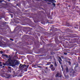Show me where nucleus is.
I'll list each match as a JSON object with an SVG mask.
<instances>
[{
    "label": "nucleus",
    "instance_id": "1",
    "mask_svg": "<svg viewBox=\"0 0 80 80\" xmlns=\"http://www.w3.org/2000/svg\"><path fill=\"white\" fill-rule=\"evenodd\" d=\"M15 62V60H12L10 58H9L5 63H3V65L9 66L10 65H13Z\"/></svg>",
    "mask_w": 80,
    "mask_h": 80
},
{
    "label": "nucleus",
    "instance_id": "2",
    "mask_svg": "<svg viewBox=\"0 0 80 80\" xmlns=\"http://www.w3.org/2000/svg\"><path fill=\"white\" fill-rule=\"evenodd\" d=\"M19 68H22L25 72H27V68L28 67L25 64L22 65V64H20L19 66Z\"/></svg>",
    "mask_w": 80,
    "mask_h": 80
},
{
    "label": "nucleus",
    "instance_id": "3",
    "mask_svg": "<svg viewBox=\"0 0 80 80\" xmlns=\"http://www.w3.org/2000/svg\"><path fill=\"white\" fill-rule=\"evenodd\" d=\"M3 77H5L6 78H9L11 77V75L8 73H6L5 75L3 76Z\"/></svg>",
    "mask_w": 80,
    "mask_h": 80
},
{
    "label": "nucleus",
    "instance_id": "4",
    "mask_svg": "<svg viewBox=\"0 0 80 80\" xmlns=\"http://www.w3.org/2000/svg\"><path fill=\"white\" fill-rule=\"evenodd\" d=\"M57 77H58V78H61L62 77V75L60 73H58L56 74L55 75V78H57Z\"/></svg>",
    "mask_w": 80,
    "mask_h": 80
},
{
    "label": "nucleus",
    "instance_id": "5",
    "mask_svg": "<svg viewBox=\"0 0 80 80\" xmlns=\"http://www.w3.org/2000/svg\"><path fill=\"white\" fill-rule=\"evenodd\" d=\"M20 72H22V70H18L16 72V75H17L19 74Z\"/></svg>",
    "mask_w": 80,
    "mask_h": 80
},
{
    "label": "nucleus",
    "instance_id": "6",
    "mask_svg": "<svg viewBox=\"0 0 80 80\" xmlns=\"http://www.w3.org/2000/svg\"><path fill=\"white\" fill-rule=\"evenodd\" d=\"M15 63V65H12V67H15V65H17L19 64V62H16Z\"/></svg>",
    "mask_w": 80,
    "mask_h": 80
},
{
    "label": "nucleus",
    "instance_id": "7",
    "mask_svg": "<svg viewBox=\"0 0 80 80\" xmlns=\"http://www.w3.org/2000/svg\"><path fill=\"white\" fill-rule=\"evenodd\" d=\"M2 57H5L6 58H9V57H8V56L7 54H5V55L2 54Z\"/></svg>",
    "mask_w": 80,
    "mask_h": 80
},
{
    "label": "nucleus",
    "instance_id": "8",
    "mask_svg": "<svg viewBox=\"0 0 80 80\" xmlns=\"http://www.w3.org/2000/svg\"><path fill=\"white\" fill-rule=\"evenodd\" d=\"M18 76V77H22L23 76L22 73L20 72Z\"/></svg>",
    "mask_w": 80,
    "mask_h": 80
},
{
    "label": "nucleus",
    "instance_id": "9",
    "mask_svg": "<svg viewBox=\"0 0 80 80\" xmlns=\"http://www.w3.org/2000/svg\"><path fill=\"white\" fill-rule=\"evenodd\" d=\"M66 70L67 73H68V67H67L66 68Z\"/></svg>",
    "mask_w": 80,
    "mask_h": 80
},
{
    "label": "nucleus",
    "instance_id": "10",
    "mask_svg": "<svg viewBox=\"0 0 80 80\" xmlns=\"http://www.w3.org/2000/svg\"><path fill=\"white\" fill-rule=\"evenodd\" d=\"M54 66L55 67L57 66V62H56V61H54Z\"/></svg>",
    "mask_w": 80,
    "mask_h": 80
},
{
    "label": "nucleus",
    "instance_id": "11",
    "mask_svg": "<svg viewBox=\"0 0 80 80\" xmlns=\"http://www.w3.org/2000/svg\"><path fill=\"white\" fill-rule=\"evenodd\" d=\"M51 70L52 71H55V68L54 67H52L51 68Z\"/></svg>",
    "mask_w": 80,
    "mask_h": 80
},
{
    "label": "nucleus",
    "instance_id": "12",
    "mask_svg": "<svg viewBox=\"0 0 80 80\" xmlns=\"http://www.w3.org/2000/svg\"><path fill=\"white\" fill-rule=\"evenodd\" d=\"M51 64V62H48L47 63V64H46V65H49Z\"/></svg>",
    "mask_w": 80,
    "mask_h": 80
},
{
    "label": "nucleus",
    "instance_id": "13",
    "mask_svg": "<svg viewBox=\"0 0 80 80\" xmlns=\"http://www.w3.org/2000/svg\"><path fill=\"white\" fill-rule=\"evenodd\" d=\"M53 67V65L52 64H51L49 66V68H52Z\"/></svg>",
    "mask_w": 80,
    "mask_h": 80
},
{
    "label": "nucleus",
    "instance_id": "14",
    "mask_svg": "<svg viewBox=\"0 0 80 80\" xmlns=\"http://www.w3.org/2000/svg\"><path fill=\"white\" fill-rule=\"evenodd\" d=\"M44 0V1H45V2H47V1H48V2H51V1H50V0Z\"/></svg>",
    "mask_w": 80,
    "mask_h": 80
},
{
    "label": "nucleus",
    "instance_id": "15",
    "mask_svg": "<svg viewBox=\"0 0 80 80\" xmlns=\"http://www.w3.org/2000/svg\"><path fill=\"white\" fill-rule=\"evenodd\" d=\"M74 40H75V38H74L73 39H71V43H73V42Z\"/></svg>",
    "mask_w": 80,
    "mask_h": 80
},
{
    "label": "nucleus",
    "instance_id": "16",
    "mask_svg": "<svg viewBox=\"0 0 80 80\" xmlns=\"http://www.w3.org/2000/svg\"><path fill=\"white\" fill-rule=\"evenodd\" d=\"M58 58L61 61H62V58H61V57H59Z\"/></svg>",
    "mask_w": 80,
    "mask_h": 80
},
{
    "label": "nucleus",
    "instance_id": "17",
    "mask_svg": "<svg viewBox=\"0 0 80 80\" xmlns=\"http://www.w3.org/2000/svg\"><path fill=\"white\" fill-rule=\"evenodd\" d=\"M67 62L69 65H71V62L70 61H68Z\"/></svg>",
    "mask_w": 80,
    "mask_h": 80
},
{
    "label": "nucleus",
    "instance_id": "18",
    "mask_svg": "<svg viewBox=\"0 0 80 80\" xmlns=\"http://www.w3.org/2000/svg\"><path fill=\"white\" fill-rule=\"evenodd\" d=\"M38 67L39 68H42V66H38Z\"/></svg>",
    "mask_w": 80,
    "mask_h": 80
},
{
    "label": "nucleus",
    "instance_id": "19",
    "mask_svg": "<svg viewBox=\"0 0 80 80\" xmlns=\"http://www.w3.org/2000/svg\"><path fill=\"white\" fill-rule=\"evenodd\" d=\"M8 68H9L10 70H11L12 68H11V67H8Z\"/></svg>",
    "mask_w": 80,
    "mask_h": 80
},
{
    "label": "nucleus",
    "instance_id": "20",
    "mask_svg": "<svg viewBox=\"0 0 80 80\" xmlns=\"http://www.w3.org/2000/svg\"><path fill=\"white\" fill-rule=\"evenodd\" d=\"M1 62H0V67H2V64H1Z\"/></svg>",
    "mask_w": 80,
    "mask_h": 80
},
{
    "label": "nucleus",
    "instance_id": "21",
    "mask_svg": "<svg viewBox=\"0 0 80 80\" xmlns=\"http://www.w3.org/2000/svg\"><path fill=\"white\" fill-rule=\"evenodd\" d=\"M13 75H15V72L14 71L13 72Z\"/></svg>",
    "mask_w": 80,
    "mask_h": 80
},
{
    "label": "nucleus",
    "instance_id": "22",
    "mask_svg": "<svg viewBox=\"0 0 80 80\" xmlns=\"http://www.w3.org/2000/svg\"><path fill=\"white\" fill-rule=\"evenodd\" d=\"M0 53H1L2 54V53H3V51H0Z\"/></svg>",
    "mask_w": 80,
    "mask_h": 80
},
{
    "label": "nucleus",
    "instance_id": "23",
    "mask_svg": "<svg viewBox=\"0 0 80 80\" xmlns=\"http://www.w3.org/2000/svg\"><path fill=\"white\" fill-rule=\"evenodd\" d=\"M59 63L61 65L62 64V62L60 60H59Z\"/></svg>",
    "mask_w": 80,
    "mask_h": 80
},
{
    "label": "nucleus",
    "instance_id": "24",
    "mask_svg": "<svg viewBox=\"0 0 80 80\" xmlns=\"http://www.w3.org/2000/svg\"><path fill=\"white\" fill-rule=\"evenodd\" d=\"M10 40H11V41H13V40H14L13 39H12V38H10Z\"/></svg>",
    "mask_w": 80,
    "mask_h": 80
},
{
    "label": "nucleus",
    "instance_id": "25",
    "mask_svg": "<svg viewBox=\"0 0 80 80\" xmlns=\"http://www.w3.org/2000/svg\"><path fill=\"white\" fill-rule=\"evenodd\" d=\"M52 5H53L54 6H55V5H55V4L54 3H52Z\"/></svg>",
    "mask_w": 80,
    "mask_h": 80
},
{
    "label": "nucleus",
    "instance_id": "26",
    "mask_svg": "<svg viewBox=\"0 0 80 80\" xmlns=\"http://www.w3.org/2000/svg\"><path fill=\"white\" fill-rule=\"evenodd\" d=\"M52 56H50V59H52Z\"/></svg>",
    "mask_w": 80,
    "mask_h": 80
},
{
    "label": "nucleus",
    "instance_id": "27",
    "mask_svg": "<svg viewBox=\"0 0 80 80\" xmlns=\"http://www.w3.org/2000/svg\"><path fill=\"white\" fill-rule=\"evenodd\" d=\"M78 60H80V57H78Z\"/></svg>",
    "mask_w": 80,
    "mask_h": 80
},
{
    "label": "nucleus",
    "instance_id": "28",
    "mask_svg": "<svg viewBox=\"0 0 80 80\" xmlns=\"http://www.w3.org/2000/svg\"><path fill=\"white\" fill-rule=\"evenodd\" d=\"M64 55H67L68 54L67 53H64Z\"/></svg>",
    "mask_w": 80,
    "mask_h": 80
},
{
    "label": "nucleus",
    "instance_id": "29",
    "mask_svg": "<svg viewBox=\"0 0 80 80\" xmlns=\"http://www.w3.org/2000/svg\"><path fill=\"white\" fill-rule=\"evenodd\" d=\"M2 0H0V3H2Z\"/></svg>",
    "mask_w": 80,
    "mask_h": 80
},
{
    "label": "nucleus",
    "instance_id": "30",
    "mask_svg": "<svg viewBox=\"0 0 80 80\" xmlns=\"http://www.w3.org/2000/svg\"><path fill=\"white\" fill-rule=\"evenodd\" d=\"M51 2H53V0H50Z\"/></svg>",
    "mask_w": 80,
    "mask_h": 80
},
{
    "label": "nucleus",
    "instance_id": "31",
    "mask_svg": "<svg viewBox=\"0 0 80 80\" xmlns=\"http://www.w3.org/2000/svg\"><path fill=\"white\" fill-rule=\"evenodd\" d=\"M77 66H76L74 68H77Z\"/></svg>",
    "mask_w": 80,
    "mask_h": 80
},
{
    "label": "nucleus",
    "instance_id": "32",
    "mask_svg": "<svg viewBox=\"0 0 80 80\" xmlns=\"http://www.w3.org/2000/svg\"><path fill=\"white\" fill-rule=\"evenodd\" d=\"M70 40H71V39L70 38H69V39H68V40H69V41H70Z\"/></svg>",
    "mask_w": 80,
    "mask_h": 80
},
{
    "label": "nucleus",
    "instance_id": "33",
    "mask_svg": "<svg viewBox=\"0 0 80 80\" xmlns=\"http://www.w3.org/2000/svg\"><path fill=\"white\" fill-rule=\"evenodd\" d=\"M48 4H51V3L48 2Z\"/></svg>",
    "mask_w": 80,
    "mask_h": 80
},
{
    "label": "nucleus",
    "instance_id": "34",
    "mask_svg": "<svg viewBox=\"0 0 80 80\" xmlns=\"http://www.w3.org/2000/svg\"><path fill=\"white\" fill-rule=\"evenodd\" d=\"M2 1V2H3V1H4V0H1Z\"/></svg>",
    "mask_w": 80,
    "mask_h": 80
},
{
    "label": "nucleus",
    "instance_id": "35",
    "mask_svg": "<svg viewBox=\"0 0 80 80\" xmlns=\"http://www.w3.org/2000/svg\"><path fill=\"white\" fill-rule=\"evenodd\" d=\"M17 6H18V4H17Z\"/></svg>",
    "mask_w": 80,
    "mask_h": 80
},
{
    "label": "nucleus",
    "instance_id": "36",
    "mask_svg": "<svg viewBox=\"0 0 80 80\" xmlns=\"http://www.w3.org/2000/svg\"><path fill=\"white\" fill-rule=\"evenodd\" d=\"M4 67H5V66H2V68H4Z\"/></svg>",
    "mask_w": 80,
    "mask_h": 80
},
{
    "label": "nucleus",
    "instance_id": "37",
    "mask_svg": "<svg viewBox=\"0 0 80 80\" xmlns=\"http://www.w3.org/2000/svg\"><path fill=\"white\" fill-rule=\"evenodd\" d=\"M46 69H48V68H47L46 67Z\"/></svg>",
    "mask_w": 80,
    "mask_h": 80
},
{
    "label": "nucleus",
    "instance_id": "38",
    "mask_svg": "<svg viewBox=\"0 0 80 80\" xmlns=\"http://www.w3.org/2000/svg\"><path fill=\"white\" fill-rule=\"evenodd\" d=\"M74 37H77L76 36H74Z\"/></svg>",
    "mask_w": 80,
    "mask_h": 80
},
{
    "label": "nucleus",
    "instance_id": "39",
    "mask_svg": "<svg viewBox=\"0 0 80 80\" xmlns=\"http://www.w3.org/2000/svg\"><path fill=\"white\" fill-rule=\"evenodd\" d=\"M11 18H13V16H11Z\"/></svg>",
    "mask_w": 80,
    "mask_h": 80
},
{
    "label": "nucleus",
    "instance_id": "40",
    "mask_svg": "<svg viewBox=\"0 0 80 80\" xmlns=\"http://www.w3.org/2000/svg\"><path fill=\"white\" fill-rule=\"evenodd\" d=\"M42 65V64H39V65Z\"/></svg>",
    "mask_w": 80,
    "mask_h": 80
},
{
    "label": "nucleus",
    "instance_id": "41",
    "mask_svg": "<svg viewBox=\"0 0 80 80\" xmlns=\"http://www.w3.org/2000/svg\"><path fill=\"white\" fill-rule=\"evenodd\" d=\"M9 1H10V0H9Z\"/></svg>",
    "mask_w": 80,
    "mask_h": 80
}]
</instances>
